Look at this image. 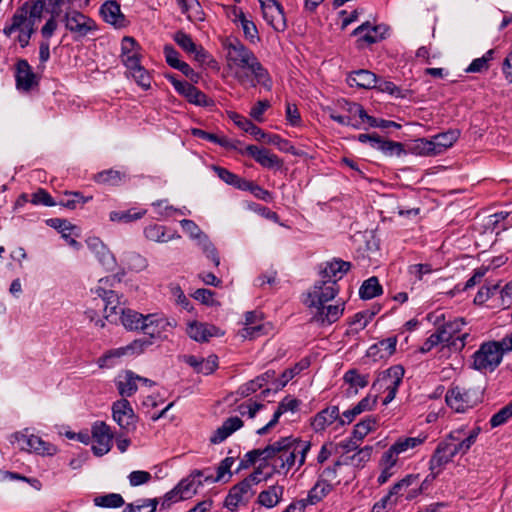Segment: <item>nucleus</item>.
<instances>
[{
  "mask_svg": "<svg viewBox=\"0 0 512 512\" xmlns=\"http://www.w3.org/2000/svg\"><path fill=\"white\" fill-rule=\"evenodd\" d=\"M373 448L365 446L350 456V462L353 466L362 468L371 459Z\"/></svg>",
  "mask_w": 512,
  "mask_h": 512,
  "instance_id": "60",
  "label": "nucleus"
},
{
  "mask_svg": "<svg viewBox=\"0 0 512 512\" xmlns=\"http://www.w3.org/2000/svg\"><path fill=\"white\" fill-rule=\"evenodd\" d=\"M494 51H487L482 57L474 59L466 69L467 72L476 73L488 69V62L492 60Z\"/></svg>",
  "mask_w": 512,
  "mask_h": 512,
  "instance_id": "61",
  "label": "nucleus"
},
{
  "mask_svg": "<svg viewBox=\"0 0 512 512\" xmlns=\"http://www.w3.org/2000/svg\"><path fill=\"white\" fill-rule=\"evenodd\" d=\"M377 397L376 396H366L361 401H359L353 408L348 409L343 412L342 418L340 419V423L343 425L345 423H351L354 418L365 411H370L376 405Z\"/></svg>",
  "mask_w": 512,
  "mask_h": 512,
  "instance_id": "34",
  "label": "nucleus"
},
{
  "mask_svg": "<svg viewBox=\"0 0 512 512\" xmlns=\"http://www.w3.org/2000/svg\"><path fill=\"white\" fill-rule=\"evenodd\" d=\"M127 70L141 88L144 90L150 88L152 80L151 76L140 63L136 64L135 67H127Z\"/></svg>",
  "mask_w": 512,
  "mask_h": 512,
  "instance_id": "51",
  "label": "nucleus"
},
{
  "mask_svg": "<svg viewBox=\"0 0 512 512\" xmlns=\"http://www.w3.org/2000/svg\"><path fill=\"white\" fill-rule=\"evenodd\" d=\"M224 47L227 68L240 85L244 87L260 85L267 91L272 89L273 82L267 69L250 49L238 39L226 40Z\"/></svg>",
  "mask_w": 512,
  "mask_h": 512,
  "instance_id": "1",
  "label": "nucleus"
},
{
  "mask_svg": "<svg viewBox=\"0 0 512 512\" xmlns=\"http://www.w3.org/2000/svg\"><path fill=\"white\" fill-rule=\"evenodd\" d=\"M414 150L421 155L431 156L440 154L433 140L420 139L415 142Z\"/></svg>",
  "mask_w": 512,
  "mask_h": 512,
  "instance_id": "62",
  "label": "nucleus"
},
{
  "mask_svg": "<svg viewBox=\"0 0 512 512\" xmlns=\"http://www.w3.org/2000/svg\"><path fill=\"white\" fill-rule=\"evenodd\" d=\"M502 356L503 350L499 342L485 343L475 352L473 366L480 371H492L500 364Z\"/></svg>",
  "mask_w": 512,
  "mask_h": 512,
  "instance_id": "8",
  "label": "nucleus"
},
{
  "mask_svg": "<svg viewBox=\"0 0 512 512\" xmlns=\"http://www.w3.org/2000/svg\"><path fill=\"white\" fill-rule=\"evenodd\" d=\"M120 320L128 330H142V326L145 324V316L131 309L123 310Z\"/></svg>",
  "mask_w": 512,
  "mask_h": 512,
  "instance_id": "43",
  "label": "nucleus"
},
{
  "mask_svg": "<svg viewBox=\"0 0 512 512\" xmlns=\"http://www.w3.org/2000/svg\"><path fill=\"white\" fill-rule=\"evenodd\" d=\"M233 119L237 126H239L245 132L253 135L257 140H261L267 136V134L262 129L253 124L250 120L239 115H236Z\"/></svg>",
  "mask_w": 512,
  "mask_h": 512,
  "instance_id": "54",
  "label": "nucleus"
},
{
  "mask_svg": "<svg viewBox=\"0 0 512 512\" xmlns=\"http://www.w3.org/2000/svg\"><path fill=\"white\" fill-rule=\"evenodd\" d=\"M212 169L217 174V176L228 185L234 186L238 189L245 188V179L240 178L239 176L230 172L226 168L220 166H213Z\"/></svg>",
  "mask_w": 512,
  "mask_h": 512,
  "instance_id": "52",
  "label": "nucleus"
},
{
  "mask_svg": "<svg viewBox=\"0 0 512 512\" xmlns=\"http://www.w3.org/2000/svg\"><path fill=\"white\" fill-rule=\"evenodd\" d=\"M481 428L476 426L471 429L460 427L451 431L437 446L430 462L429 469L435 478L445 466L457 455H465L475 444Z\"/></svg>",
  "mask_w": 512,
  "mask_h": 512,
  "instance_id": "3",
  "label": "nucleus"
},
{
  "mask_svg": "<svg viewBox=\"0 0 512 512\" xmlns=\"http://www.w3.org/2000/svg\"><path fill=\"white\" fill-rule=\"evenodd\" d=\"M187 334L197 342H206L212 337L223 335V332L214 325L193 321L188 324Z\"/></svg>",
  "mask_w": 512,
  "mask_h": 512,
  "instance_id": "22",
  "label": "nucleus"
},
{
  "mask_svg": "<svg viewBox=\"0 0 512 512\" xmlns=\"http://www.w3.org/2000/svg\"><path fill=\"white\" fill-rule=\"evenodd\" d=\"M126 263H127L128 268L135 272L143 271L148 266L147 259L145 257H143L142 255L135 253V252H131V253L127 254Z\"/></svg>",
  "mask_w": 512,
  "mask_h": 512,
  "instance_id": "59",
  "label": "nucleus"
},
{
  "mask_svg": "<svg viewBox=\"0 0 512 512\" xmlns=\"http://www.w3.org/2000/svg\"><path fill=\"white\" fill-rule=\"evenodd\" d=\"M156 499H141L126 506L128 512H155L157 506Z\"/></svg>",
  "mask_w": 512,
  "mask_h": 512,
  "instance_id": "57",
  "label": "nucleus"
},
{
  "mask_svg": "<svg viewBox=\"0 0 512 512\" xmlns=\"http://www.w3.org/2000/svg\"><path fill=\"white\" fill-rule=\"evenodd\" d=\"M243 426V421L239 417H230L210 437L213 444H219L226 440L232 433Z\"/></svg>",
  "mask_w": 512,
  "mask_h": 512,
  "instance_id": "30",
  "label": "nucleus"
},
{
  "mask_svg": "<svg viewBox=\"0 0 512 512\" xmlns=\"http://www.w3.org/2000/svg\"><path fill=\"white\" fill-rule=\"evenodd\" d=\"M175 325L172 321L162 314L154 313L145 315V324L142 331L152 338L161 337L163 332L169 330Z\"/></svg>",
  "mask_w": 512,
  "mask_h": 512,
  "instance_id": "18",
  "label": "nucleus"
},
{
  "mask_svg": "<svg viewBox=\"0 0 512 512\" xmlns=\"http://www.w3.org/2000/svg\"><path fill=\"white\" fill-rule=\"evenodd\" d=\"M377 427V419L369 416L355 425L353 436L356 440L362 441L370 432L374 431Z\"/></svg>",
  "mask_w": 512,
  "mask_h": 512,
  "instance_id": "50",
  "label": "nucleus"
},
{
  "mask_svg": "<svg viewBox=\"0 0 512 512\" xmlns=\"http://www.w3.org/2000/svg\"><path fill=\"white\" fill-rule=\"evenodd\" d=\"M146 211H135L133 209L127 211H112L109 214V219L112 222L129 223L142 218Z\"/></svg>",
  "mask_w": 512,
  "mask_h": 512,
  "instance_id": "53",
  "label": "nucleus"
},
{
  "mask_svg": "<svg viewBox=\"0 0 512 512\" xmlns=\"http://www.w3.org/2000/svg\"><path fill=\"white\" fill-rule=\"evenodd\" d=\"M146 344V341L134 340L132 343L125 347L111 349L98 359V365L101 368L111 367L116 363V360L121 358L122 356L139 354L143 352Z\"/></svg>",
  "mask_w": 512,
  "mask_h": 512,
  "instance_id": "16",
  "label": "nucleus"
},
{
  "mask_svg": "<svg viewBox=\"0 0 512 512\" xmlns=\"http://www.w3.org/2000/svg\"><path fill=\"white\" fill-rule=\"evenodd\" d=\"M465 321L462 318L455 319L437 328L445 346L453 351H460L465 346L468 333L462 332Z\"/></svg>",
  "mask_w": 512,
  "mask_h": 512,
  "instance_id": "9",
  "label": "nucleus"
},
{
  "mask_svg": "<svg viewBox=\"0 0 512 512\" xmlns=\"http://www.w3.org/2000/svg\"><path fill=\"white\" fill-rule=\"evenodd\" d=\"M120 58L126 68L140 63V47L134 38L126 36L122 39Z\"/></svg>",
  "mask_w": 512,
  "mask_h": 512,
  "instance_id": "25",
  "label": "nucleus"
},
{
  "mask_svg": "<svg viewBox=\"0 0 512 512\" xmlns=\"http://www.w3.org/2000/svg\"><path fill=\"white\" fill-rule=\"evenodd\" d=\"M138 375L133 371L127 370L119 375L116 380V387L119 394L125 399L131 397L138 390Z\"/></svg>",
  "mask_w": 512,
  "mask_h": 512,
  "instance_id": "29",
  "label": "nucleus"
},
{
  "mask_svg": "<svg viewBox=\"0 0 512 512\" xmlns=\"http://www.w3.org/2000/svg\"><path fill=\"white\" fill-rule=\"evenodd\" d=\"M404 376V369L400 365H395L379 374L377 380L374 382L373 387L385 389L387 395L383 401L384 404L391 402L397 393L398 387L402 382Z\"/></svg>",
  "mask_w": 512,
  "mask_h": 512,
  "instance_id": "10",
  "label": "nucleus"
},
{
  "mask_svg": "<svg viewBox=\"0 0 512 512\" xmlns=\"http://www.w3.org/2000/svg\"><path fill=\"white\" fill-rule=\"evenodd\" d=\"M382 293V287L376 277L365 280L359 289V295L362 299H372Z\"/></svg>",
  "mask_w": 512,
  "mask_h": 512,
  "instance_id": "49",
  "label": "nucleus"
},
{
  "mask_svg": "<svg viewBox=\"0 0 512 512\" xmlns=\"http://www.w3.org/2000/svg\"><path fill=\"white\" fill-rule=\"evenodd\" d=\"M246 153L254 158L261 166L265 168H281L283 165L282 160L269 150L259 148L255 145H249L245 149Z\"/></svg>",
  "mask_w": 512,
  "mask_h": 512,
  "instance_id": "24",
  "label": "nucleus"
},
{
  "mask_svg": "<svg viewBox=\"0 0 512 512\" xmlns=\"http://www.w3.org/2000/svg\"><path fill=\"white\" fill-rule=\"evenodd\" d=\"M173 40L179 45V47L183 51L193 56V58L199 63L206 62L207 58L209 57L208 53L204 50L202 46L197 45L192 40L190 35L182 31L176 32L173 36Z\"/></svg>",
  "mask_w": 512,
  "mask_h": 512,
  "instance_id": "19",
  "label": "nucleus"
},
{
  "mask_svg": "<svg viewBox=\"0 0 512 512\" xmlns=\"http://www.w3.org/2000/svg\"><path fill=\"white\" fill-rule=\"evenodd\" d=\"M12 444H17L19 449L29 453H35L40 456H53L57 453V447L40 436L28 434V430L15 432L10 437Z\"/></svg>",
  "mask_w": 512,
  "mask_h": 512,
  "instance_id": "7",
  "label": "nucleus"
},
{
  "mask_svg": "<svg viewBox=\"0 0 512 512\" xmlns=\"http://www.w3.org/2000/svg\"><path fill=\"white\" fill-rule=\"evenodd\" d=\"M262 314L257 311L247 312L245 315V327L240 331L243 338H254L260 335L263 326L261 325Z\"/></svg>",
  "mask_w": 512,
  "mask_h": 512,
  "instance_id": "37",
  "label": "nucleus"
},
{
  "mask_svg": "<svg viewBox=\"0 0 512 512\" xmlns=\"http://www.w3.org/2000/svg\"><path fill=\"white\" fill-rule=\"evenodd\" d=\"M44 7L45 0L24 2L13 14L11 23L4 27L3 33L9 37L12 33L19 32L17 41L21 47H26L36 30L37 23L42 18Z\"/></svg>",
  "mask_w": 512,
  "mask_h": 512,
  "instance_id": "5",
  "label": "nucleus"
},
{
  "mask_svg": "<svg viewBox=\"0 0 512 512\" xmlns=\"http://www.w3.org/2000/svg\"><path fill=\"white\" fill-rule=\"evenodd\" d=\"M344 381L350 384L351 387L355 388L357 392L358 388H364L368 384V376L359 374L356 370H349L344 374Z\"/></svg>",
  "mask_w": 512,
  "mask_h": 512,
  "instance_id": "58",
  "label": "nucleus"
},
{
  "mask_svg": "<svg viewBox=\"0 0 512 512\" xmlns=\"http://www.w3.org/2000/svg\"><path fill=\"white\" fill-rule=\"evenodd\" d=\"M183 14L190 21H202L203 11L198 0H177Z\"/></svg>",
  "mask_w": 512,
  "mask_h": 512,
  "instance_id": "42",
  "label": "nucleus"
},
{
  "mask_svg": "<svg viewBox=\"0 0 512 512\" xmlns=\"http://www.w3.org/2000/svg\"><path fill=\"white\" fill-rule=\"evenodd\" d=\"M283 492V486H269L258 495V503L266 508H273L280 502Z\"/></svg>",
  "mask_w": 512,
  "mask_h": 512,
  "instance_id": "39",
  "label": "nucleus"
},
{
  "mask_svg": "<svg viewBox=\"0 0 512 512\" xmlns=\"http://www.w3.org/2000/svg\"><path fill=\"white\" fill-rule=\"evenodd\" d=\"M445 400L447 405L457 413H464L482 401L480 389L466 386H452L448 389Z\"/></svg>",
  "mask_w": 512,
  "mask_h": 512,
  "instance_id": "6",
  "label": "nucleus"
},
{
  "mask_svg": "<svg viewBox=\"0 0 512 512\" xmlns=\"http://www.w3.org/2000/svg\"><path fill=\"white\" fill-rule=\"evenodd\" d=\"M338 466H340V463L336 462L334 467H328L323 470L317 482L308 491L307 497L304 499L305 504L315 505L333 490V485L329 483V480L336 478V467Z\"/></svg>",
  "mask_w": 512,
  "mask_h": 512,
  "instance_id": "11",
  "label": "nucleus"
},
{
  "mask_svg": "<svg viewBox=\"0 0 512 512\" xmlns=\"http://www.w3.org/2000/svg\"><path fill=\"white\" fill-rule=\"evenodd\" d=\"M308 367V362L303 360L297 364L293 368L285 370L279 379H276L273 382V387L275 390L282 389L286 386V384L298 373Z\"/></svg>",
  "mask_w": 512,
  "mask_h": 512,
  "instance_id": "46",
  "label": "nucleus"
},
{
  "mask_svg": "<svg viewBox=\"0 0 512 512\" xmlns=\"http://www.w3.org/2000/svg\"><path fill=\"white\" fill-rule=\"evenodd\" d=\"M180 225L185 233L197 241V244L202 248L206 256L213 261L214 265L219 266L220 259L217 254V250L209 240V237L199 228V226L189 219L181 220Z\"/></svg>",
  "mask_w": 512,
  "mask_h": 512,
  "instance_id": "12",
  "label": "nucleus"
},
{
  "mask_svg": "<svg viewBox=\"0 0 512 512\" xmlns=\"http://www.w3.org/2000/svg\"><path fill=\"white\" fill-rule=\"evenodd\" d=\"M263 18L276 31H284L287 27L283 7L277 0H258Z\"/></svg>",
  "mask_w": 512,
  "mask_h": 512,
  "instance_id": "14",
  "label": "nucleus"
},
{
  "mask_svg": "<svg viewBox=\"0 0 512 512\" xmlns=\"http://www.w3.org/2000/svg\"><path fill=\"white\" fill-rule=\"evenodd\" d=\"M17 88L28 91L37 84L36 75L26 60H19L16 65Z\"/></svg>",
  "mask_w": 512,
  "mask_h": 512,
  "instance_id": "26",
  "label": "nucleus"
},
{
  "mask_svg": "<svg viewBox=\"0 0 512 512\" xmlns=\"http://www.w3.org/2000/svg\"><path fill=\"white\" fill-rule=\"evenodd\" d=\"M311 443L297 437H282L266 446V462L273 472L279 475L287 473L297 465L298 470L306 461Z\"/></svg>",
  "mask_w": 512,
  "mask_h": 512,
  "instance_id": "2",
  "label": "nucleus"
},
{
  "mask_svg": "<svg viewBox=\"0 0 512 512\" xmlns=\"http://www.w3.org/2000/svg\"><path fill=\"white\" fill-rule=\"evenodd\" d=\"M262 139L265 140L268 144L275 145L280 151L291 153L293 155H300V153L288 140L282 139L279 135L267 134V136Z\"/></svg>",
  "mask_w": 512,
  "mask_h": 512,
  "instance_id": "56",
  "label": "nucleus"
},
{
  "mask_svg": "<svg viewBox=\"0 0 512 512\" xmlns=\"http://www.w3.org/2000/svg\"><path fill=\"white\" fill-rule=\"evenodd\" d=\"M380 29V26H371L369 22H365L353 31V35L358 37L359 42L373 44L384 38Z\"/></svg>",
  "mask_w": 512,
  "mask_h": 512,
  "instance_id": "36",
  "label": "nucleus"
},
{
  "mask_svg": "<svg viewBox=\"0 0 512 512\" xmlns=\"http://www.w3.org/2000/svg\"><path fill=\"white\" fill-rule=\"evenodd\" d=\"M511 417H512V402H510L509 404H507L506 406L501 408L497 413H495L490 419V424L493 428L498 427V426L504 424L505 422H507V420Z\"/></svg>",
  "mask_w": 512,
  "mask_h": 512,
  "instance_id": "64",
  "label": "nucleus"
},
{
  "mask_svg": "<svg viewBox=\"0 0 512 512\" xmlns=\"http://www.w3.org/2000/svg\"><path fill=\"white\" fill-rule=\"evenodd\" d=\"M101 14L107 23L121 27L124 25V15L116 1H106L101 7Z\"/></svg>",
  "mask_w": 512,
  "mask_h": 512,
  "instance_id": "38",
  "label": "nucleus"
},
{
  "mask_svg": "<svg viewBox=\"0 0 512 512\" xmlns=\"http://www.w3.org/2000/svg\"><path fill=\"white\" fill-rule=\"evenodd\" d=\"M94 505L102 508H119L124 505L123 497L118 493L98 495L93 499Z\"/></svg>",
  "mask_w": 512,
  "mask_h": 512,
  "instance_id": "45",
  "label": "nucleus"
},
{
  "mask_svg": "<svg viewBox=\"0 0 512 512\" xmlns=\"http://www.w3.org/2000/svg\"><path fill=\"white\" fill-rule=\"evenodd\" d=\"M459 135L460 133L458 130H449L434 136L432 140L436 144L439 153H442L458 140Z\"/></svg>",
  "mask_w": 512,
  "mask_h": 512,
  "instance_id": "47",
  "label": "nucleus"
},
{
  "mask_svg": "<svg viewBox=\"0 0 512 512\" xmlns=\"http://www.w3.org/2000/svg\"><path fill=\"white\" fill-rule=\"evenodd\" d=\"M253 494V489L247 483L241 481L230 489L225 499V506L230 510H234L240 504L246 503Z\"/></svg>",
  "mask_w": 512,
  "mask_h": 512,
  "instance_id": "23",
  "label": "nucleus"
},
{
  "mask_svg": "<svg viewBox=\"0 0 512 512\" xmlns=\"http://www.w3.org/2000/svg\"><path fill=\"white\" fill-rule=\"evenodd\" d=\"M265 406L261 403L254 402L249 400L244 402L238 406V411L241 416H247L250 419H253L256 414L262 410Z\"/></svg>",
  "mask_w": 512,
  "mask_h": 512,
  "instance_id": "63",
  "label": "nucleus"
},
{
  "mask_svg": "<svg viewBox=\"0 0 512 512\" xmlns=\"http://www.w3.org/2000/svg\"><path fill=\"white\" fill-rule=\"evenodd\" d=\"M347 82L351 87L356 86L363 89H373L377 86L378 78L371 71L358 70L349 74Z\"/></svg>",
  "mask_w": 512,
  "mask_h": 512,
  "instance_id": "32",
  "label": "nucleus"
},
{
  "mask_svg": "<svg viewBox=\"0 0 512 512\" xmlns=\"http://www.w3.org/2000/svg\"><path fill=\"white\" fill-rule=\"evenodd\" d=\"M341 108L348 119L358 123L359 129L364 128L368 121L374 122V117L368 115L358 103L344 101Z\"/></svg>",
  "mask_w": 512,
  "mask_h": 512,
  "instance_id": "28",
  "label": "nucleus"
},
{
  "mask_svg": "<svg viewBox=\"0 0 512 512\" xmlns=\"http://www.w3.org/2000/svg\"><path fill=\"white\" fill-rule=\"evenodd\" d=\"M103 301L105 302V318L110 322L115 321L117 319V316H121L122 311L125 310V308L119 305L118 296L115 294L114 291L106 292Z\"/></svg>",
  "mask_w": 512,
  "mask_h": 512,
  "instance_id": "41",
  "label": "nucleus"
},
{
  "mask_svg": "<svg viewBox=\"0 0 512 512\" xmlns=\"http://www.w3.org/2000/svg\"><path fill=\"white\" fill-rule=\"evenodd\" d=\"M203 473L197 471L192 474L190 477L182 480L177 488L184 499L191 498L194 494H196L198 487L202 484L201 477Z\"/></svg>",
  "mask_w": 512,
  "mask_h": 512,
  "instance_id": "40",
  "label": "nucleus"
},
{
  "mask_svg": "<svg viewBox=\"0 0 512 512\" xmlns=\"http://www.w3.org/2000/svg\"><path fill=\"white\" fill-rule=\"evenodd\" d=\"M338 418L339 408L337 406H330L323 409L314 416L311 422V426L314 431L320 432L334 423Z\"/></svg>",
  "mask_w": 512,
  "mask_h": 512,
  "instance_id": "31",
  "label": "nucleus"
},
{
  "mask_svg": "<svg viewBox=\"0 0 512 512\" xmlns=\"http://www.w3.org/2000/svg\"><path fill=\"white\" fill-rule=\"evenodd\" d=\"M425 437H402L399 438L392 446V448L400 455L407 453L421 444H423Z\"/></svg>",
  "mask_w": 512,
  "mask_h": 512,
  "instance_id": "48",
  "label": "nucleus"
},
{
  "mask_svg": "<svg viewBox=\"0 0 512 512\" xmlns=\"http://www.w3.org/2000/svg\"><path fill=\"white\" fill-rule=\"evenodd\" d=\"M145 237L154 242L165 243L174 239H179L177 232L169 233L165 226L158 224H150L144 229Z\"/></svg>",
  "mask_w": 512,
  "mask_h": 512,
  "instance_id": "35",
  "label": "nucleus"
},
{
  "mask_svg": "<svg viewBox=\"0 0 512 512\" xmlns=\"http://www.w3.org/2000/svg\"><path fill=\"white\" fill-rule=\"evenodd\" d=\"M92 451L96 456L107 454L112 447L113 434L110 427L102 421L95 422L91 429Z\"/></svg>",
  "mask_w": 512,
  "mask_h": 512,
  "instance_id": "13",
  "label": "nucleus"
},
{
  "mask_svg": "<svg viewBox=\"0 0 512 512\" xmlns=\"http://www.w3.org/2000/svg\"><path fill=\"white\" fill-rule=\"evenodd\" d=\"M166 77L171 82L175 90L184 96L190 103L196 105H204L206 103V95L192 84L186 81H180L173 75H167Z\"/></svg>",
  "mask_w": 512,
  "mask_h": 512,
  "instance_id": "20",
  "label": "nucleus"
},
{
  "mask_svg": "<svg viewBox=\"0 0 512 512\" xmlns=\"http://www.w3.org/2000/svg\"><path fill=\"white\" fill-rule=\"evenodd\" d=\"M66 28L79 36H86L95 30V22L78 11L68 12L65 16Z\"/></svg>",
  "mask_w": 512,
  "mask_h": 512,
  "instance_id": "17",
  "label": "nucleus"
},
{
  "mask_svg": "<svg viewBox=\"0 0 512 512\" xmlns=\"http://www.w3.org/2000/svg\"><path fill=\"white\" fill-rule=\"evenodd\" d=\"M124 178H125V174L123 172L118 171V170H113V169L99 172L94 176V180L97 183L111 185V186L119 185L123 181Z\"/></svg>",
  "mask_w": 512,
  "mask_h": 512,
  "instance_id": "44",
  "label": "nucleus"
},
{
  "mask_svg": "<svg viewBox=\"0 0 512 512\" xmlns=\"http://www.w3.org/2000/svg\"><path fill=\"white\" fill-rule=\"evenodd\" d=\"M113 420L120 428L130 431L135 428L136 416L133 408L127 399H120L112 405Z\"/></svg>",
  "mask_w": 512,
  "mask_h": 512,
  "instance_id": "15",
  "label": "nucleus"
},
{
  "mask_svg": "<svg viewBox=\"0 0 512 512\" xmlns=\"http://www.w3.org/2000/svg\"><path fill=\"white\" fill-rule=\"evenodd\" d=\"M338 294L337 284L333 281H317L308 291L304 300L305 305L314 308L312 321L325 326L336 322L344 312V302L328 304Z\"/></svg>",
  "mask_w": 512,
  "mask_h": 512,
  "instance_id": "4",
  "label": "nucleus"
},
{
  "mask_svg": "<svg viewBox=\"0 0 512 512\" xmlns=\"http://www.w3.org/2000/svg\"><path fill=\"white\" fill-rule=\"evenodd\" d=\"M299 406V401L291 398V397H285L277 406L276 411L273 414L272 419L263 427L259 428L257 430V434L264 435L266 434L271 428H273L279 421V418L286 412L291 411L294 412L297 410Z\"/></svg>",
  "mask_w": 512,
  "mask_h": 512,
  "instance_id": "27",
  "label": "nucleus"
},
{
  "mask_svg": "<svg viewBox=\"0 0 512 512\" xmlns=\"http://www.w3.org/2000/svg\"><path fill=\"white\" fill-rule=\"evenodd\" d=\"M86 243L106 270L113 271L116 268L117 263L114 255L99 238H89Z\"/></svg>",
  "mask_w": 512,
  "mask_h": 512,
  "instance_id": "21",
  "label": "nucleus"
},
{
  "mask_svg": "<svg viewBox=\"0 0 512 512\" xmlns=\"http://www.w3.org/2000/svg\"><path fill=\"white\" fill-rule=\"evenodd\" d=\"M49 222L51 223V226L57 228L62 233V237L67 240L70 246H72L76 250L80 249L81 244L74 238H71L70 234L67 233V231L73 228L70 222L61 219H51Z\"/></svg>",
  "mask_w": 512,
  "mask_h": 512,
  "instance_id": "55",
  "label": "nucleus"
},
{
  "mask_svg": "<svg viewBox=\"0 0 512 512\" xmlns=\"http://www.w3.org/2000/svg\"><path fill=\"white\" fill-rule=\"evenodd\" d=\"M351 264L342 260H334L328 262L322 271V277L324 281H333L337 284L350 269Z\"/></svg>",
  "mask_w": 512,
  "mask_h": 512,
  "instance_id": "33",
  "label": "nucleus"
}]
</instances>
